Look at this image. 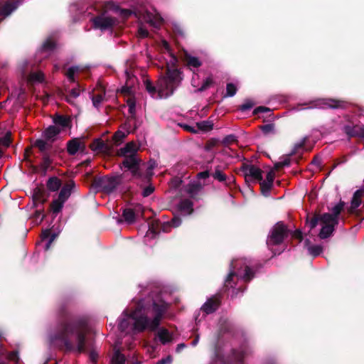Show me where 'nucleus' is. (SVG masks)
Wrapping results in <instances>:
<instances>
[{
	"mask_svg": "<svg viewBox=\"0 0 364 364\" xmlns=\"http://www.w3.org/2000/svg\"><path fill=\"white\" fill-rule=\"evenodd\" d=\"M202 189V185L198 182H194L188 184L186 187V192L191 197H195Z\"/></svg>",
	"mask_w": 364,
	"mask_h": 364,
	"instance_id": "nucleus-17",
	"label": "nucleus"
},
{
	"mask_svg": "<svg viewBox=\"0 0 364 364\" xmlns=\"http://www.w3.org/2000/svg\"><path fill=\"white\" fill-rule=\"evenodd\" d=\"M242 171L246 178L251 180L262 181V171L259 168L254 165H245L242 168Z\"/></svg>",
	"mask_w": 364,
	"mask_h": 364,
	"instance_id": "nucleus-12",
	"label": "nucleus"
},
{
	"mask_svg": "<svg viewBox=\"0 0 364 364\" xmlns=\"http://www.w3.org/2000/svg\"><path fill=\"white\" fill-rule=\"evenodd\" d=\"M125 85L121 89V92L124 95H132L136 90V86L138 84V80L135 75L129 70L125 71Z\"/></svg>",
	"mask_w": 364,
	"mask_h": 364,
	"instance_id": "nucleus-9",
	"label": "nucleus"
},
{
	"mask_svg": "<svg viewBox=\"0 0 364 364\" xmlns=\"http://www.w3.org/2000/svg\"><path fill=\"white\" fill-rule=\"evenodd\" d=\"M127 105L129 107V112L133 114L135 112L136 103L134 98L130 97L127 100Z\"/></svg>",
	"mask_w": 364,
	"mask_h": 364,
	"instance_id": "nucleus-45",
	"label": "nucleus"
},
{
	"mask_svg": "<svg viewBox=\"0 0 364 364\" xmlns=\"http://www.w3.org/2000/svg\"><path fill=\"white\" fill-rule=\"evenodd\" d=\"M33 146L37 147L41 151H45L49 147L48 143L43 139L36 140Z\"/></svg>",
	"mask_w": 364,
	"mask_h": 364,
	"instance_id": "nucleus-34",
	"label": "nucleus"
},
{
	"mask_svg": "<svg viewBox=\"0 0 364 364\" xmlns=\"http://www.w3.org/2000/svg\"><path fill=\"white\" fill-rule=\"evenodd\" d=\"M213 83V80L212 77H208L203 81L201 86L197 89V91H203L210 87Z\"/></svg>",
	"mask_w": 364,
	"mask_h": 364,
	"instance_id": "nucleus-36",
	"label": "nucleus"
},
{
	"mask_svg": "<svg viewBox=\"0 0 364 364\" xmlns=\"http://www.w3.org/2000/svg\"><path fill=\"white\" fill-rule=\"evenodd\" d=\"M218 141L215 139H212L209 140L205 146V149L207 151H210L214 146H215L218 144Z\"/></svg>",
	"mask_w": 364,
	"mask_h": 364,
	"instance_id": "nucleus-49",
	"label": "nucleus"
},
{
	"mask_svg": "<svg viewBox=\"0 0 364 364\" xmlns=\"http://www.w3.org/2000/svg\"><path fill=\"white\" fill-rule=\"evenodd\" d=\"M55 43L51 38H48L43 45L42 51L47 53L54 49Z\"/></svg>",
	"mask_w": 364,
	"mask_h": 364,
	"instance_id": "nucleus-32",
	"label": "nucleus"
},
{
	"mask_svg": "<svg viewBox=\"0 0 364 364\" xmlns=\"http://www.w3.org/2000/svg\"><path fill=\"white\" fill-rule=\"evenodd\" d=\"M218 299H208L202 306V310L206 314H210L213 312L218 306Z\"/></svg>",
	"mask_w": 364,
	"mask_h": 364,
	"instance_id": "nucleus-18",
	"label": "nucleus"
},
{
	"mask_svg": "<svg viewBox=\"0 0 364 364\" xmlns=\"http://www.w3.org/2000/svg\"><path fill=\"white\" fill-rule=\"evenodd\" d=\"M80 143L78 139H73L68 144V151L70 154H75L80 149Z\"/></svg>",
	"mask_w": 364,
	"mask_h": 364,
	"instance_id": "nucleus-27",
	"label": "nucleus"
},
{
	"mask_svg": "<svg viewBox=\"0 0 364 364\" xmlns=\"http://www.w3.org/2000/svg\"><path fill=\"white\" fill-rule=\"evenodd\" d=\"M148 34H149V33H148L147 29L145 28V26L144 25L141 24L138 29L139 36L141 38H145V37L148 36Z\"/></svg>",
	"mask_w": 364,
	"mask_h": 364,
	"instance_id": "nucleus-48",
	"label": "nucleus"
},
{
	"mask_svg": "<svg viewBox=\"0 0 364 364\" xmlns=\"http://www.w3.org/2000/svg\"><path fill=\"white\" fill-rule=\"evenodd\" d=\"M260 181V187H261V191H262V194L265 196H267L269 193L271 188H272V184H271L269 183L263 182L261 181Z\"/></svg>",
	"mask_w": 364,
	"mask_h": 364,
	"instance_id": "nucleus-39",
	"label": "nucleus"
},
{
	"mask_svg": "<svg viewBox=\"0 0 364 364\" xmlns=\"http://www.w3.org/2000/svg\"><path fill=\"white\" fill-rule=\"evenodd\" d=\"M50 162H51V161L48 156H45L43 157V166L45 168H47L49 166Z\"/></svg>",
	"mask_w": 364,
	"mask_h": 364,
	"instance_id": "nucleus-61",
	"label": "nucleus"
},
{
	"mask_svg": "<svg viewBox=\"0 0 364 364\" xmlns=\"http://www.w3.org/2000/svg\"><path fill=\"white\" fill-rule=\"evenodd\" d=\"M161 50L166 60V75L159 79L157 87L153 86L149 80L144 81L147 92L156 99L166 98L171 95L183 79L181 72L176 68L177 58L173 54L169 44L166 41H161Z\"/></svg>",
	"mask_w": 364,
	"mask_h": 364,
	"instance_id": "nucleus-2",
	"label": "nucleus"
},
{
	"mask_svg": "<svg viewBox=\"0 0 364 364\" xmlns=\"http://www.w3.org/2000/svg\"><path fill=\"white\" fill-rule=\"evenodd\" d=\"M274 178V173L272 171H269L266 176V180L262 181L263 182L269 183L273 184V181Z\"/></svg>",
	"mask_w": 364,
	"mask_h": 364,
	"instance_id": "nucleus-52",
	"label": "nucleus"
},
{
	"mask_svg": "<svg viewBox=\"0 0 364 364\" xmlns=\"http://www.w3.org/2000/svg\"><path fill=\"white\" fill-rule=\"evenodd\" d=\"M237 87L233 83H228L226 86L225 97H232L236 94Z\"/></svg>",
	"mask_w": 364,
	"mask_h": 364,
	"instance_id": "nucleus-38",
	"label": "nucleus"
},
{
	"mask_svg": "<svg viewBox=\"0 0 364 364\" xmlns=\"http://www.w3.org/2000/svg\"><path fill=\"white\" fill-rule=\"evenodd\" d=\"M60 185V181L57 178H50L47 183L48 188L53 191L58 190Z\"/></svg>",
	"mask_w": 364,
	"mask_h": 364,
	"instance_id": "nucleus-29",
	"label": "nucleus"
},
{
	"mask_svg": "<svg viewBox=\"0 0 364 364\" xmlns=\"http://www.w3.org/2000/svg\"><path fill=\"white\" fill-rule=\"evenodd\" d=\"M90 148L92 151L100 153H108L110 150L109 145L105 143L100 139H95L90 144Z\"/></svg>",
	"mask_w": 364,
	"mask_h": 364,
	"instance_id": "nucleus-15",
	"label": "nucleus"
},
{
	"mask_svg": "<svg viewBox=\"0 0 364 364\" xmlns=\"http://www.w3.org/2000/svg\"><path fill=\"white\" fill-rule=\"evenodd\" d=\"M35 216L36 218V220H39L40 222H41L44 218V215L41 213V210H37L36 212Z\"/></svg>",
	"mask_w": 364,
	"mask_h": 364,
	"instance_id": "nucleus-62",
	"label": "nucleus"
},
{
	"mask_svg": "<svg viewBox=\"0 0 364 364\" xmlns=\"http://www.w3.org/2000/svg\"><path fill=\"white\" fill-rule=\"evenodd\" d=\"M269 109L265 107H258L254 110V114H257L259 112H269Z\"/></svg>",
	"mask_w": 364,
	"mask_h": 364,
	"instance_id": "nucleus-58",
	"label": "nucleus"
},
{
	"mask_svg": "<svg viewBox=\"0 0 364 364\" xmlns=\"http://www.w3.org/2000/svg\"><path fill=\"white\" fill-rule=\"evenodd\" d=\"M209 176V173L207 171L200 172L198 174V178H206Z\"/></svg>",
	"mask_w": 364,
	"mask_h": 364,
	"instance_id": "nucleus-64",
	"label": "nucleus"
},
{
	"mask_svg": "<svg viewBox=\"0 0 364 364\" xmlns=\"http://www.w3.org/2000/svg\"><path fill=\"white\" fill-rule=\"evenodd\" d=\"M157 335L160 341L164 344L172 340V335L166 329H160Z\"/></svg>",
	"mask_w": 364,
	"mask_h": 364,
	"instance_id": "nucleus-25",
	"label": "nucleus"
},
{
	"mask_svg": "<svg viewBox=\"0 0 364 364\" xmlns=\"http://www.w3.org/2000/svg\"><path fill=\"white\" fill-rule=\"evenodd\" d=\"M274 129V126L272 124H267L262 127V130L264 133H269L272 132Z\"/></svg>",
	"mask_w": 364,
	"mask_h": 364,
	"instance_id": "nucleus-60",
	"label": "nucleus"
},
{
	"mask_svg": "<svg viewBox=\"0 0 364 364\" xmlns=\"http://www.w3.org/2000/svg\"><path fill=\"white\" fill-rule=\"evenodd\" d=\"M154 191V188L152 186H148L146 188L144 189L142 195L144 197L149 196L151 195Z\"/></svg>",
	"mask_w": 364,
	"mask_h": 364,
	"instance_id": "nucleus-57",
	"label": "nucleus"
},
{
	"mask_svg": "<svg viewBox=\"0 0 364 364\" xmlns=\"http://www.w3.org/2000/svg\"><path fill=\"white\" fill-rule=\"evenodd\" d=\"M74 187V183L73 182L65 186L60 191L58 198L65 202L67 199L70 197L72 189Z\"/></svg>",
	"mask_w": 364,
	"mask_h": 364,
	"instance_id": "nucleus-22",
	"label": "nucleus"
},
{
	"mask_svg": "<svg viewBox=\"0 0 364 364\" xmlns=\"http://www.w3.org/2000/svg\"><path fill=\"white\" fill-rule=\"evenodd\" d=\"M112 364H124L125 357L123 354L120 353L119 350H115L112 358Z\"/></svg>",
	"mask_w": 364,
	"mask_h": 364,
	"instance_id": "nucleus-30",
	"label": "nucleus"
},
{
	"mask_svg": "<svg viewBox=\"0 0 364 364\" xmlns=\"http://www.w3.org/2000/svg\"><path fill=\"white\" fill-rule=\"evenodd\" d=\"M186 62L187 65L191 68H197L201 65V62L196 57L191 56L190 55H186Z\"/></svg>",
	"mask_w": 364,
	"mask_h": 364,
	"instance_id": "nucleus-26",
	"label": "nucleus"
},
{
	"mask_svg": "<svg viewBox=\"0 0 364 364\" xmlns=\"http://www.w3.org/2000/svg\"><path fill=\"white\" fill-rule=\"evenodd\" d=\"M214 178L218 179L220 181H223L225 180V176L220 171H217L214 173Z\"/></svg>",
	"mask_w": 364,
	"mask_h": 364,
	"instance_id": "nucleus-54",
	"label": "nucleus"
},
{
	"mask_svg": "<svg viewBox=\"0 0 364 364\" xmlns=\"http://www.w3.org/2000/svg\"><path fill=\"white\" fill-rule=\"evenodd\" d=\"M197 124L198 128L203 131H208L212 129V124L209 122H201Z\"/></svg>",
	"mask_w": 364,
	"mask_h": 364,
	"instance_id": "nucleus-47",
	"label": "nucleus"
},
{
	"mask_svg": "<svg viewBox=\"0 0 364 364\" xmlns=\"http://www.w3.org/2000/svg\"><path fill=\"white\" fill-rule=\"evenodd\" d=\"M181 223V220L178 218H174L171 220V225L174 228L178 227Z\"/></svg>",
	"mask_w": 364,
	"mask_h": 364,
	"instance_id": "nucleus-59",
	"label": "nucleus"
},
{
	"mask_svg": "<svg viewBox=\"0 0 364 364\" xmlns=\"http://www.w3.org/2000/svg\"><path fill=\"white\" fill-rule=\"evenodd\" d=\"M236 141V137L234 135H228L227 136L223 141V142L225 144L232 143Z\"/></svg>",
	"mask_w": 364,
	"mask_h": 364,
	"instance_id": "nucleus-55",
	"label": "nucleus"
},
{
	"mask_svg": "<svg viewBox=\"0 0 364 364\" xmlns=\"http://www.w3.org/2000/svg\"><path fill=\"white\" fill-rule=\"evenodd\" d=\"M286 235V226L282 223H277L272 228L267 240L268 247L272 250V247L282 243Z\"/></svg>",
	"mask_w": 364,
	"mask_h": 364,
	"instance_id": "nucleus-6",
	"label": "nucleus"
},
{
	"mask_svg": "<svg viewBox=\"0 0 364 364\" xmlns=\"http://www.w3.org/2000/svg\"><path fill=\"white\" fill-rule=\"evenodd\" d=\"M80 71V68L78 66H73L70 67L66 72V76L69 79L70 81H74V76L76 73H78Z\"/></svg>",
	"mask_w": 364,
	"mask_h": 364,
	"instance_id": "nucleus-33",
	"label": "nucleus"
},
{
	"mask_svg": "<svg viewBox=\"0 0 364 364\" xmlns=\"http://www.w3.org/2000/svg\"><path fill=\"white\" fill-rule=\"evenodd\" d=\"M254 106V102L250 100H247L245 102L240 106V110L247 111L252 108Z\"/></svg>",
	"mask_w": 364,
	"mask_h": 364,
	"instance_id": "nucleus-46",
	"label": "nucleus"
},
{
	"mask_svg": "<svg viewBox=\"0 0 364 364\" xmlns=\"http://www.w3.org/2000/svg\"><path fill=\"white\" fill-rule=\"evenodd\" d=\"M129 132V131H127V132H124L122 131L117 132L113 136L114 141L116 143L120 142L127 135Z\"/></svg>",
	"mask_w": 364,
	"mask_h": 364,
	"instance_id": "nucleus-43",
	"label": "nucleus"
},
{
	"mask_svg": "<svg viewBox=\"0 0 364 364\" xmlns=\"http://www.w3.org/2000/svg\"><path fill=\"white\" fill-rule=\"evenodd\" d=\"M136 215V211H134L130 208L125 209L123 212V217L124 220L129 223H132L135 220Z\"/></svg>",
	"mask_w": 364,
	"mask_h": 364,
	"instance_id": "nucleus-28",
	"label": "nucleus"
},
{
	"mask_svg": "<svg viewBox=\"0 0 364 364\" xmlns=\"http://www.w3.org/2000/svg\"><path fill=\"white\" fill-rule=\"evenodd\" d=\"M56 237H57L56 234H55V233L50 234V230H45L43 231L42 235H41L42 240H47V242L45 246L46 250H49L52 242L55 240Z\"/></svg>",
	"mask_w": 364,
	"mask_h": 364,
	"instance_id": "nucleus-21",
	"label": "nucleus"
},
{
	"mask_svg": "<svg viewBox=\"0 0 364 364\" xmlns=\"http://www.w3.org/2000/svg\"><path fill=\"white\" fill-rule=\"evenodd\" d=\"M138 146L134 142L127 143L124 147L121 148L117 151L119 156L124 157L123 166L130 170L133 175H136L138 171L139 159L137 157Z\"/></svg>",
	"mask_w": 364,
	"mask_h": 364,
	"instance_id": "nucleus-4",
	"label": "nucleus"
},
{
	"mask_svg": "<svg viewBox=\"0 0 364 364\" xmlns=\"http://www.w3.org/2000/svg\"><path fill=\"white\" fill-rule=\"evenodd\" d=\"M235 269H237L238 277L245 281H249L253 277V272L247 264L245 259L233 260L230 264V270L225 280L226 285L235 274Z\"/></svg>",
	"mask_w": 364,
	"mask_h": 364,
	"instance_id": "nucleus-5",
	"label": "nucleus"
},
{
	"mask_svg": "<svg viewBox=\"0 0 364 364\" xmlns=\"http://www.w3.org/2000/svg\"><path fill=\"white\" fill-rule=\"evenodd\" d=\"M33 200L35 205L42 203L43 200L41 198V193L40 190H34L33 194Z\"/></svg>",
	"mask_w": 364,
	"mask_h": 364,
	"instance_id": "nucleus-44",
	"label": "nucleus"
},
{
	"mask_svg": "<svg viewBox=\"0 0 364 364\" xmlns=\"http://www.w3.org/2000/svg\"><path fill=\"white\" fill-rule=\"evenodd\" d=\"M343 208V203H339L336 205L331 210L332 213L331 214L332 216L336 218V220L338 221V216Z\"/></svg>",
	"mask_w": 364,
	"mask_h": 364,
	"instance_id": "nucleus-40",
	"label": "nucleus"
},
{
	"mask_svg": "<svg viewBox=\"0 0 364 364\" xmlns=\"http://www.w3.org/2000/svg\"><path fill=\"white\" fill-rule=\"evenodd\" d=\"M309 244H310L309 240H306L305 241V246L306 247V248L309 251V253L311 255H312L314 257H316L321 253V252H322L321 246H320V245L311 246Z\"/></svg>",
	"mask_w": 364,
	"mask_h": 364,
	"instance_id": "nucleus-24",
	"label": "nucleus"
},
{
	"mask_svg": "<svg viewBox=\"0 0 364 364\" xmlns=\"http://www.w3.org/2000/svg\"><path fill=\"white\" fill-rule=\"evenodd\" d=\"M21 0H8L0 6V21L9 16L21 4Z\"/></svg>",
	"mask_w": 364,
	"mask_h": 364,
	"instance_id": "nucleus-11",
	"label": "nucleus"
},
{
	"mask_svg": "<svg viewBox=\"0 0 364 364\" xmlns=\"http://www.w3.org/2000/svg\"><path fill=\"white\" fill-rule=\"evenodd\" d=\"M79 95L80 90L78 89H72L67 97V101L70 104H74V100H75Z\"/></svg>",
	"mask_w": 364,
	"mask_h": 364,
	"instance_id": "nucleus-37",
	"label": "nucleus"
},
{
	"mask_svg": "<svg viewBox=\"0 0 364 364\" xmlns=\"http://www.w3.org/2000/svg\"><path fill=\"white\" fill-rule=\"evenodd\" d=\"M350 136H358L364 138V127H355L351 132H348Z\"/></svg>",
	"mask_w": 364,
	"mask_h": 364,
	"instance_id": "nucleus-41",
	"label": "nucleus"
},
{
	"mask_svg": "<svg viewBox=\"0 0 364 364\" xmlns=\"http://www.w3.org/2000/svg\"><path fill=\"white\" fill-rule=\"evenodd\" d=\"M87 333V328L82 324H68L63 332L60 335V338L65 341V346L68 348H72L70 337L73 338L76 342V350L78 352H82L85 350V340Z\"/></svg>",
	"mask_w": 364,
	"mask_h": 364,
	"instance_id": "nucleus-3",
	"label": "nucleus"
},
{
	"mask_svg": "<svg viewBox=\"0 0 364 364\" xmlns=\"http://www.w3.org/2000/svg\"><path fill=\"white\" fill-rule=\"evenodd\" d=\"M44 80V75L42 72L32 73L29 75V80L32 82H41Z\"/></svg>",
	"mask_w": 364,
	"mask_h": 364,
	"instance_id": "nucleus-31",
	"label": "nucleus"
},
{
	"mask_svg": "<svg viewBox=\"0 0 364 364\" xmlns=\"http://www.w3.org/2000/svg\"><path fill=\"white\" fill-rule=\"evenodd\" d=\"M193 204L188 200H182L178 205L179 210L183 215H190L193 211Z\"/></svg>",
	"mask_w": 364,
	"mask_h": 364,
	"instance_id": "nucleus-20",
	"label": "nucleus"
},
{
	"mask_svg": "<svg viewBox=\"0 0 364 364\" xmlns=\"http://www.w3.org/2000/svg\"><path fill=\"white\" fill-rule=\"evenodd\" d=\"M168 308L162 300H141L134 309L124 311L118 325L122 333L133 334L145 329H156Z\"/></svg>",
	"mask_w": 364,
	"mask_h": 364,
	"instance_id": "nucleus-1",
	"label": "nucleus"
},
{
	"mask_svg": "<svg viewBox=\"0 0 364 364\" xmlns=\"http://www.w3.org/2000/svg\"><path fill=\"white\" fill-rule=\"evenodd\" d=\"M119 182V178L118 177L105 176L99 179L97 184L103 191L110 193L114 191Z\"/></svg>",
	"mask_w": 364,
	"mask_h": 364,
	"instance_id": "nucleus-10",
	"label": "nucleus"
},
{
	"mask_svg": "<svg viewBox=\"0 0 364 364\" xmlns=\"http://www.w3.org/2000/svg\"><path fill=\"white\" fill-rule=\"evenodd\" d=\"M11 144V132H7L3 137L0 138V146L8 147Z\"/></svg>",
	"mask_w": 364,
	"mask_h": 364,
	"instance_id": "nucleus-42",
	"label": "nucleus"
},
{
	"mask_svg": "<svg viewBox=\"0 0 364 364\" xmlns=\"http://www.w3.org/2000/svg\"><path fill=\"white\" fill-rule=\"evenodd\" d=\"M103 100V97L101 95H97L95 97H92V103L95 107H98L102 101Z\"/></svg>",
	"mask_w": 364,
	"mask_h": 364,
	"instance_id": "nucleus-50",
	"label": "nucleus"
},
{
	"mask_svg": "<svg viewBox=\"0 0 364 364\" xmlns=\"http://www.w3.org/2000/svg\"><path fill=\"white\" fill-rule=\"evenodd\" d=\"M289 164H290V160L289 159H285L284 161L279 162L278 166H289Z\"/></svg>",
	"mask_w": 364,
	"mask_h": 364,
	"instance_id": "nucleus-63",
	"label": "nucleus"
},
{
	"mask_svg": "<svg viewBox=\"0 0 364 364\" xmlns=\"http://www.w3.org/2000/svg\"><path fill=\"white\" fill-rule=\"evenodd\" d=\"M364 197V187L357 190L353 196L350 204L351 210H355L362 203V198Z\"/></svg>",
	"mask_w": 364,
	"mask_h": 364,
	"instance_id": "nucleus-14",
	"label": "nucleus"
},
{
	"mask_svg": "<svg viewBox=\"0 0 364 364\" xmlns=\"http://www.w3.org/2000/svg\"><path fill=\"white\" fill-rule=\"evenodd\" d=\"M92 21L95 28L101 31L109 29L116 23L115 18L107 12L95 17Z\"/></svg>",
	"mask_w": 364,
	"mask_h": 364,
	"instance_id": "nucleus-8",
	"label": "nucleus"
},
{
	"mask_svg": "<svg viewBox=\"0 0 364 364\" xmlns=\"http://www.w3.org/2000/svg\"><path fill=\"white\" fill-rule=\"evenodd\" d=\"M198 79H199V76L197 73H193V77H192V80H191V85H193V87H197V89L199 87V82H198Z\"/></svg>",
	"mask_w": 364,
	"mask_h": 364,
	"instance_id": "nucleus-53",
	"label": "nucleus"
},
{
	"mask_svg": "<svg viewBox=\"0 0 364 364\" xmlns=\"http://www.w3.org/2000/svg\"><path fill=\"white\" fill-rule=\"evenodd\" d=\"M60 132V129L56 126H50L44 132L43 136L47 141H53Z\"/></svg>",
	"mask_w": 364,
	"mask_h": 364,
	"instance_id": "nucleus-19",
	"label": "nucleus"
},
{
	"mask_svg": "<svg viewBox=\"0 0 364 364\" xmlns=\"http://www.w3.org/2000/svg\"><path fill=\"white\" fill-rule=\"evenodd\" d=\"M172 362V358L168 355L164 358L159 360L156 364H170Z\"/></svg>",
	"mask_w": 364,
	"mask_h": 364,
	"instance_id": "nucleus-56",
	"label": "nucleus"
},
{
	"mask_svg": "<svg viewBox=\"0 0 364 364\" xmlns=\"http://www.w3.org/2000/svg\"><path fill=\"white\" fill-rule=\"evenodd\" d=\"M321 222L323 226L320 231L319 237L321 239H326L333 232L334 227L337 224V220L336 218L330 215V213H325L321 217Z\"/></svg>",
	"mask_w": 364,
	"mask_h": 364,
	"instance_id": "nucleus-7",
	"label": "nucleus"
},
{
	"mask_svg": "<svg viewBox=\"0 0 364 364\" xmlns=\"http://www.w3.org/2000/svg\"><path fill=\"white\" fill-rule=\"evenodd\" d=\"M64 203V201L59 199L58 198V199L55 200L51 205V209L53 212L55 213H58V212H60L63 208Z\"/></svg>",
	"mask_w": 364,
	"mask_h": 364,
	"instance_id": "nucleus-35",
	"label": "nucleus"
},
{
	"mask_svg": "<svg viewBox=\"0 0 364 364\" xmlns=\"http://www.w3.org/2000/svg\"><path fill=\"white\" fill-rule=\"evenodd\" d=\"M341 102L333 100H319L314 102V105L309 107V108H338L342 107Z\"/></svg>",
	"mask_w": 364,
	"mask_h": 364,
	"instance_id": "nucleus-13",
	"label": "nucleus"
},
{
	"mask_svg": "<svg viewBox=\"0 0 364 364\" xmlns=\"http://www.w3.org/2000/svg\"><path fill=\"white\" fill-rule=\"evenodd\" d=\"M53 122L55 123V126L61 127L62 129L68 127L70 124V119L68 117L56 115L53 118Z\"/></svg>",
	"mask_w": 364,
	"mask_h": 364,
	"instance_id": "nucleus-23",
	"label": "nucleus"
},
{
	"mask_svg": "<svg viewBox=\"0 0 364 364\" xmlns=\"http://www.w3.org/2000/svg\"><path fill=\"white\" fill-rule=\"evenodd\" d=\"M319 220H321V218H318V217L315 216L311 218L310 220H308V224L310 229L314 228L318 224Z\"/></svg>",
	"mask_w": 364,
	"mask_h": 364,
	"instance_id": "nucleus-51",
	"label": "nucleus"
},
{
	"mask_svg": "<svg viewBox=\"0 0 364 364\" xmlns=\"http://www.w3.org/2000/svg\"><path fill=\"white\" fill-rule=\"evenodd\" d=\"M144 21L154 28H159L161 24L162 19L158 14L146 13L144 17Z\"/></svg>",
	"mask_w": 364,
	"mask_h": 364,
	"instance_id": "nucleus-16",
	"label": "nucleus"
}]
</instances>
